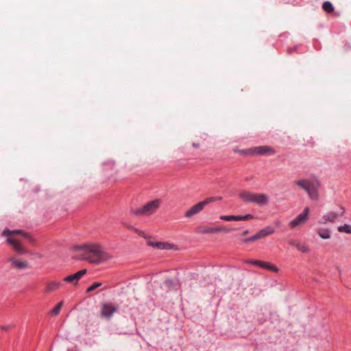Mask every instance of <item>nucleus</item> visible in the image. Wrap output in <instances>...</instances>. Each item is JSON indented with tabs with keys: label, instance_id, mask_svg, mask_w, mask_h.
<instances>
[{
	"label": "nucleus",
	"instance_id": "nucleus-23",
	"mask_svg": "<svg viewBox=\"0 0 351 351\" xmlns=\"http://www.w3.org/2000/svg\"><path fill=\"white\" fill-rule=\"evenodd\" d=\"M63 305V302H60L51 311V314L53 315H57L59 314L61 308Z\"/></svg>",
	"mask_w": 351,
	"mask_h": 351
},
{
	"label": "nucleus",
	"instance_id": "nucleus-24",
	"mask_svg": "<svg viewBox=\"0 0 351 351\" xmlns=\"http://www.w3.org/2000/svg\"><path fill=\"white\" fill-rule=\"evenodd\" d=\"M235 152L239 153L242 155H252L253 156L252 148L247 149H234Z\"/></svg>",
	"mask_w": 351,
	"mask_h": 351
},
{
	"label": "nucleus",
	"instance_id": "nucleus-21",
	"mask_svg": "<svg viewBox=\"0 0 351 351\" xmlns=\"http://www.w3.org/2000/svg\"><path fill=\"white\" fill-rule=\"evenodd\" d=\"M297 250L302 253H308L309 252V247L304 243L302 242H299Z\"/></svg>",
	"mask_w": 351,
	"mask_h": 351
},
{
	"label": "nucleus",
	"instance_id": "nucleus-3",
	"mask_svg": "<svg viewBox=\"0 0 351 351\" xmlns=\"http://www.w3.org/2000/svg\"><path fill=\"white\" fill-rule=\"evenodd\" d=\"M16 234H21L25 238L27 239L30 241H33L34 239L25 232L21 230H10L9 229H5L2 235L7 237V243L12 245L14 250L19 254H25L27 252L25 247L22 245L20 241H19L14 236Z\"/></svg>",
	"mask_w": 351,
	"mask_h": 351
},
{
	"label": "nucleus",
	"instance_id": "nucleus-29",
	"mask_svg": "<svg viewBox=\"0 0 351 351\" xmlns=\"http://www.w3.org/2000/svg\"><path fill=\"white\" fill-rule=\"evenodd\" d=\"M134 232H136L137 234H138L140 236H141L144 238H146L145 232H143L138 229H134Z\"/></svg>",
	"mask_w": 351,
	"mask_h": 351
},
{
	"label": "nucleus",
	"instance_id": "nucleus-33",
	"mask_svg": "<svg viewBox=\"0 0 351 351\" xmlns=\"http://www.w3.org/2000/svg\"><path fill=\"white\" fill-rule=\"evenodd\" d=\"M128 228L129 230H133V231H134V229H135V228H134L133 226H128Z\"/></svg>",
	"mask_w": 351,
	"mask_h": 351
},
{
	"label": "nucleus",
	"instance_id": "nucleus-32",
	"mask_svg": "<svg viewBox=\"0 0 351 351\" xmlns=\"http://www.w3.org/2000/svg\"><path fill=\"white\" fill-rule=\"evenodd\" d=\"M154 244H155V242H154V241H152L150 240H149L147 241V245H149V246L154 247Z\"/></svg>",
	"mask_w": 351,
	"mask_h": 351
},
{
	"label": "nucleus",
	"instance_id": "nucleus-6",
	"mask_svg": "<svg viewBox=\"0 0 351 351\" xmlns=\"http://www.w3.org/2000/svg\"><path fill=\"white\" fill-rule=\"evenodd\" d=\"M217 199H221V197H211L206 199L205 200L200 202L194 206H193L189 210H188L186 213L185 216L188 218L191 217L192 216L200 213L204 208L205 206L207 204L217 200Z\"/></svg>",
	"mask_w": 351,
	"mask_h": 351
},
{
	"label": "nucleus",
	"instance_id": "nucleus-11",
	"mask_svg": "<svg viewBox=\"0 0 351 351\" xmlns=\"http://www.w3.org/2000/svg\"><path fill=\"white\" fill-rule=\"evenodd\" d=\"M117 311V308L111 304H104L101 310V315L107 318L111 316Z\"/></svg>",
	"mask_w": 351,
	"mask_h": 351
},
{
	"label": "nucleus",
	"instance_id": "nucleus-4",
	"mask_svg": "<svg viewBox=\"0 0 351 351\" xmlns=\"http://www.w3.org/2000/svg\"><path fill=\"white\" fill-rule=\"evenodd\" d=\"M239 197L246 203H255L258 205H265L267 204L269 198L264 193H254L247 191L241 192Z\"/></svg>",
	"mask_w": 351,
	"mask_h": 351
},
{
	"label": "nucleus",
	"instance_id": "nucleus-31",
	"mask_svg": "<svg viewBox=\"0 0 351 351\" xmlns=\"http://www.w3.org/2000/svg\"><path fill=\"white\" fill-rule=\"evenodd\" d=\"M1 328L2 330L7 331V330H10L12 328V326H2Z\"/></svg>",
	"mask_w": 351,
	"mask_h": 351
},
{
	"label": "nucleus",
	"instance_id": "nucleus-5",
	"mask_svg": "<svg viewBox=\"0 0 351 351\" xmlns=\"http://www.w3.org/2000/svg\"><path fill=\"white\" fill-rule=\"evenodd\" d=\"M161 204L160 199H156L153 201L148 202L144 206L132 210V214L137 216H149L154 213Z\"/></svg>",
	"mask_w": 351,
	"mask_h": 351
},
{
	"label": "nucleus",
	"instance_id": "nucleus-13",
	"mask_svg": "<svg viewBox=\"0 0 351 351\" xmlns=\"http://www.w3.org/2000/svg\"><path fill=\"white\" fill-rule=\"evenodd\" d=\"M247 263L258 265L264 269H267L271 271H274L277 272L278 271V269L276 266L274 265H271L269 262L262 261H257V260H251L248 261Z\"/></svg>",
	"mask_w": 351,
	"mask_h": 351
},
{
	"label": "nucleus",
	"instance_id": "nucleus-7",
	"mask_svg": "<svg viewBox=\"0 0 351 351\" xmlns=\"http://www.w3.org/2000/svg\"><path fill=\"white\" fill-rule=\"evenodd\" d=\"M309 212L310 208L308 207H306L302 213L289 222V227L291 229H293L298 226L304 224L308 219Z\"/></svg>",
	"mask_w": 351,
	"mask_h": 351
},
{
	"label": "nucleus",
	"instance_id": "nucleus-34",
	"mask_svg": "<svg viewBox=\"0 0 351 351\" xmlns=\"http://www.w3.org/2000/svg\"><path fill=\"white\" fill-rule=\"evenodd\" d=\"M249 233V231L248 230H245L243 232V235H246Z\"/></svg>",
	"mask_w": 351,
	"mask_h": 351
},
{
	"label": "nucleus",
	"instance_id": "nucleus-16",
	"mask_svg": "<svg viewBox=\"0 0 351 351\" xmlns=\"http://www.w3.org/2000/svg\"><path fill=\"white\" fill-rule=\"evenodd\" d=\"M274 232V230L271 226H267L260 231H258L256 236L257 237L258 239H263L268 235L272 234Z\"/></svg>",
	"mask_w": 351,
	"mask_h": 351
},
{
	"label": "nucleus",
	"instance_id": "nucleus-30",
	"mask_svg": "<svg viewBox=\"0 0 351 351\" xmlns=\"http://www.w3.org/2000/svg\"><path fill=\"white\" fill-rule=\"evenodd\" d=\"M134 232H136L137 234H138L140 236H141L144 238H146L145 232H143L138 229H134Z\"/></svg>",
	"mask_w": 351,
	"mask_h": 351
},
{
	"label": "nucleus",
	"instance_id": "nucleus-17",
	"mask_svg": "<svg viewBox=\"0 0 351 351\" xmlns=\"http://www.w3.org/2000/svg\"><path fill=\"white\" fill-rule=\"evenodd\" d=\"M317 234L323 239H328L330 237V232L328 229H320L317 231Z\"/></svg>",
	"mask_w": 351,
	"mask_h": 351
},
{
	"label": "nucleus",
	"instance_id": "nucleus-20",
	"mask_svg": "<svg viewBox=\"0 0 351 351\" xmlns=\"http://www.w3.org/2000/svg\"><path fill=\"white\" fill-rule=\"evenodd\" d=\"M322 8L328 13H331L334 10V7L330 1H325L322 5Z\"/></svg>",
	"mask_w": 351,
	"mask_h": 351
},
{
	"label": "nucleus",
	"instance_id": "nucleus-35",
	"mask_svg": "<svg viewBox=\"0 0 351 351\" xmlns=\"http://www.w3.org/2000/svg\"><path fill=\"white\" fill-rule=\"evenodd\" d=\"M276 223L277 225H279V224H280V221H276Z\"/></svg>",
	"mask_w": 351,
	"mask_h": 351
},
{
	"label": "nucleus",
	"instance_id": "nucleus-12",
	"mask_svg": "<svg viewBox=\"0 0 351 351\" xmlns=\"http://www.w3.org/2000/svg\"><path fill=\"white\" fill-rule=\"evenodd\" d=\"M197 231L199 233L210 234L218 233L221 231L228 232V230L225 228H210L207 226H199L197 228Z\"/></svg>",
	"mask_w": 351,
	"mask_h": 351
},
{
	"label": "nucleus",
	"instance_id": "nucleus-15",
	"mask_svg": "<svg viewBox=\"0 0 351 351\" xmlns=\"http://www.w3.org/2000/svg\"><path fill=\"white\" fill-rule=\"evenodd\" d=\"M62 286V284L61 282H57V281H49L47 283L45 289V293H50L53 291H56L60 289V287Z\"/></svg>",
	"mask_w": 351,
	"mask_h": 351
},
{
	"label": "nucleus",
	"instance_id": "nucleus-26",
	"mask_svg": "<svg viewBox=\"0 0 351 351\" xmlns=\"http://www.w3.org/2000/svg\"><path fill=\"white\" fill-rule=\"evenodd\" d=\"M256 240H258V238L256 236V234H254V236H252L251 237H249V238L243 239V241L244 243H249V242H254V241H255Z\"/></svg>",
	"mask_w": 351,
	"mask_h": 351
},
{
	"label": "nucleus",
	"instance_id": "nucleus-8",
	"mask_svg": "<svg viewBox=\"0 0 351 351\" xmlns=\"http://www.w3.org/2000/svg\"><path fill=\"white\" fill-rule=\"evenodd\" d=\"M341 213L330 212L323 215L319 219V223L321 224H325L327 222L333 223L336 219L343 215L345 209L343 206L340 207Z\"/></svg>",
	"mask_w": 351,
	"mask_h": 351
},
{
	"label": "nucleus",
	"instance_id": "nucleus-9",
	"mask_svg": "<svg viewBox=\"0 0 351 351\" xmlns=\"http://www.w3.org/2000/svg\"><path fill=\"white\" fill-rule=\"evenodd\" d=\"M253 156H271L274 155L275 150L269 146H257L252 147Z\"/></svg>",
	"mask_w": 351,
	"mask_h": 351
},
{
	"label": "nucleus",
	"instance_id": "nucleus-22",
	"mask_svg": "<svg viewBox=\"0 0 351 351\" xmlns=\"http://www.w3.org/2000/svg\"><path fill=\"white\" fill-rule=\"evenodd\" d=\"M338 231L340 232L351 234V226L348 224H344L343 226H339Z\"/></svg>",
	"mask_w": 351,
	"mask_h": 351
},
{
	"label": "nucleus",
	"instance_id": "nucleus-27",
	"mask_svg": "<svg viewBox=\"0 0 351 351\" xmlns=\"http://www.w3.org/2000/svg\"><path fill=\"white\" fill-rule=\"evenodd\" d=\"M240 217L241 218V220H250L253 219V216L250 214H247L244 216H240Z\"/></svg>",
	"mask_w": 351,
	"mask_h": 351
},
{
	"label": "nucleus",
	"instance_id": "nucleus-14",
	"mask_svg": "<svg viewBox=\"0 0 351 351\" xmlns=\"http://www.w3.org/2000/svg\"><path fill=\"white\" fill-rule=\"evenodd\" d=\"M8 261L11 263V265L16 269H23L27 268L29 264L27 261L16 259L14 257H10Z\"/></svg>",
	"mask_w": 351,
	"mask_h": 351
},
{
	"label": "nucleus",
	"instance_id": "nucleus-10",
	"mask_svg": "<svg viewBox=\"0 0 351 351\" xmlns=\"http://www.w3.org/2000/svg\"><path fill=\"white\" fill-rule=\"evenodd\" d=\"M86 271L87 270L85 269H82L74 274L64 278L63 281L76 285L80 279L86 273Z\"/></svg>",
	"mask_w": 351,
	"mask_h": 351
},
{
	"label": "nucleus",
	"instance_id": "nucleus-18",
	"mask_svg": "<svg viewBox=\"0 0 351 351\" xmlns=\"http://www.w3.org/2000/svg\"><path fill=\"white\" fill-rule=\"evenodd\" d=\"M220 219L224 221H241L240 215H221Z\"/></svg>",
	"mask_w": 351,
	"mask_h": 351
},
{
	"label": "nucleus",
	"instance_id": "nucleus-1",
	"mask_svg": "<svg viewBox=\"0 0 351 351\" xmlns=\"http://www.w3.org/2000/svg\"><path fill=\"white\" fill-rule=\"evenodd\" d=\"M73 250L78 252L77 259L88 261L89 263L99 265L112 259V256L95 243H88L75 245Z\"/></svg>",
	"mask_w": 351,
	"mask_h": 351
},
{
	"label": "nucleus",
	"instance_id": "nucleus-2",
	"mask_svg": "<svg viewBox=\"0 0 351 351\" xmlns=\"http://www.w3.org/2000/svg\"><path fill=\"white\" fill-rule=\"evenodd\" d=\"M295 184L306 191L311 199L314 201L319 199V189L322 184L317 178H313L312 179H300L295 181Z\"/></svg>",
	"mask_w": 351,
	"mask_h": 351
},
{
	"label": "nucleus",
	"instance_id": "nucleus-25",
	"mask_svg": "<svg viewBox=\"0 0 351 351\" xmlns=\"http://www.w3.org/2000/svg\"><path fill=\"white\" fill-rule=\"evenodd\" d=\"M101 285V282H95L93 283L91 286H90L88 289H87V292H91L93 291H94L95 289H96L97 288L99 287Z\"/></svg>",
	"mask_w": 351,
	"mask_h": 351
},
{
	"label": "nucleus",
	"instance_id": "nucleus-28",
	"mask_svg": "<svg viewBox=\"0 0 351 351\" xmlns=\"http://www.w3.org/2000/svg\"><path fill=\"white\" fill-rule=\"evenodd\" d=\"M299 241H297V240H291V241H289V244L291 246H293L295 247H297L298 243H299Z\"/></svg>",
	"mask_w": 351,
	"mask_h": 351
},
{
	"label": "nucleus",
	"instance_id": "nucleus-19",
	"mask_svg": "<svg viewBox=\"0 0 351 351\" xmlns=\"http://www.w3.org/2000/svg\"><path fill=\"white\" fill-rule=\"evenodd\" d=\"M158 249H171L172 245L163 242H155L154 247Z\"/></svg>",
	"mask_w": 351,
	"mask_h": 351
}]
</instances>
